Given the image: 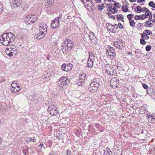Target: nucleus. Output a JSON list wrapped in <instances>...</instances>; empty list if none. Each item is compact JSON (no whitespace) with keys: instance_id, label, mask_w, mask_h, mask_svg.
Segmentation results:
<instances>
[{"instance_id":"nucleus-6","label":"nucleus","mask_w":155,"mask_h":155,"mask_svg":"<svg viewBox=\"0 0 155 155\" xmlns=\"http://www.w3.org/2000/svg\"><path fill=\"white\" fill-rule=\"evenodd\" d=\"M69 81L66 77H61L58 82L57 86L59 89H62L68 84Z\"/></svg>"},{"instance_id":"nucleus-40","label":"nucleus","mask_w":155,"mask_h":155,"mask_svg":"<svg viewBox=\"0 0 155 155\" xmlns=\"http://www.w3.org/2000/svg\"><path fill=\"white\" fill-rule=\"evenodd\" d=\"M119 2L116 3V2H115V3L114 4V5L115 7H117V8H120V7L119 6Z\"/></svg>"},{"instance_id":"nucleus-48","label":"nucleus","mask_w":155,"mask_h":155,"mask_svg":"<svg viewBox=\"0 0 155 155\" xmlns=\"http://www.w3.org/2000/svg\"><path fill=\"white\" fill-rule=\"evenodd\" d=\"M142 9V11L143 12H144V11L147 12V11H149V10L148 8H146V7L143 8Z\"/></svg>"},{"instance_id":"nucleus-30","label":"nucleus","mask_w":155,"mask_h":155,"mask_svg":"<svg viewBox=\"0 0 155 155\" xmlns=\"http://www.w3.org/2000/svg\"><path fill=\"white\" fill-rule=\"evenodd\" d=\"M128 8L126 7V6L124 7V5L123 6L122 8V10L123 11L126 12H127L128 10Z\"/></svg>"},{"instance_id":"nucleus-61","label":"nucleus","mask_w":155,"mask_h":155,"mask_svg":"<svg viewBox=\"0 0 155 155\" xmlns=\"http://www.w3.org/2000/svg\"><path fill=\"white\" fill-rule=\"evenodd\" d=\"M108 15L109 17H110V16H111V13L110 12H108Z\"/></svg>"},{"instance_id":"nucleus-63","label":"nucleus","mask_w":155,"mask_h":155,"mask_svg":"<svg viewBox=\"0 0 155 155\" xmlns=\"http://www.w3.org/2000/svg\"><path fill=\"white\" fill-rule=\"evenodd\" d=\"M43 146V143H41L40 145H39V147H41V148L42 147V146Z\"/></svg>"},{"instance_id":"nucleus-59","label":"nucleus","mask_w":155,"mask_h":155,"mask_svg":"<svg viewBox=\"0 0 155 155\" xmlns=\"http://www.w3.org/2000/svg\"><path fill=\"white\" fill-rule=\"evenodd\" d=\"M127 18L129 20L130 22L131 21H132V20H133L132 19V18H130V17L129 18Z\"/></svg>"},{"instance_id":"nucleus-25","label":"nucleus","mask_w":155,"mask_h":155,"mask_svg":"<svg viewBox=\"0 0 155 155\" xmlns=\"http://www.w3.org/2000/svg\"><path fill=\"white\" fill-rule=\"evenodd\" d=\"M142 9L140 6H138L135 8V10L137 12L140 13L142 11Z\"/></svg>"},{"instance_id":"nucleus-13","label":"nucleus","mask_w":155,"mask_h":155,"mask_svg":"<svg viewBox=\"0 0 155 155\" xmlns=\"http://www.w3.org/2000/svg\"><path fill=\"white\" fill-rule=\"evenodd\" d=\"M17 85V84L16 83H12L11 85V88L10 89L14 93H16L18 92L21 89L20 86Z\"/></svg>"},{"instance_id":"nucleus-17","label":"nucleus","mask_w":155,"mask_h":155,"mask_svg":"<svg viewBox=\"0 0 155 155\" xmlns=\"http://www.w3.org/2000/svg\"><path fill=\"white\" fill-rule=\"evenodd\" d=\"M61 68L63 71H68L71 70V67L69 65L64 64L62 65Z\"/></svg>"},{"instance_id":"nucleus-2","label":"nucleus","mask_w":155,"mask_h":155,"mask_svg":"<svg viewBox=\"0 0 155 155\" xmlns=\"http://www.w3.org/2000/svg\"><path fill=\"white\" fill-rule=\"evenodd\" d=\"M47 26L45 24H41L39 27V32L35 35V37L38 39L43 38L47 33Z\"/></svg>"},{"instance_id":"nucleus-1","label":"nucleus","mask_w":155,"mask_h":155,"mask_svg":"<svg viewBox=\"0 0 155 155\" xmlns=\"http://www.w3.org/2000/svg\"><path fill=\"white\" fill-rule=\"evenodd\" d=\"M15 38V35L12 32L4 33L0 37V42L4 45L8 46Z\"/></svg>"},{"instance_id":"nucleus-28","label":"nucleus","mask_w":155,"mask_h":155,"mask_svg":"<svg viewBox=\"0 0 155 155\" xmlns=\"http://www.w3.org/2000/svg\"><path fill=\"white\" fill-rule=\"evenodd\" d=\"M149 20L147 21L145 23V25L147 27H151L152 25V23H149Z\"/></svg>"},{"instance_id":"nucleus-4","label":"nucleus","mask_w":155,"mask_h":155,"mask_svg":"<svg viewBox=\"0 0 155 155\" xmlns=\"http://www.w3.org/2000/svg\"><path fill=\"white\" fill-rule=\"evenodd\" d=\"M74 47V43L70 39H66L62 43V51L64 53H66V51L71 50Z\"/></svg>"},{"instance_id":"nucleus-49","label":"nucleus","mask_w":155,"mask_h":155,"mask_svg":"<svg viewBox=\"0 0 155 155\" xmlns=\"http://www.w3.org/2000/svg\"><path fill=\"white\" fill-rule=\"evenodd\" d=\"M62 16V15L61 14H60L57 17V18H57L58 19L57 20H59V19Z\"/></svg>"},{"instance_id":"nucleus-10","label":"nucleus","mask_w":155,"mask_h":155,"mask_svg":"<svg viewBox=\"0 0 155 155\" xmlns=\"http://www.w3.org/2000/svg\"><path fill=\"white\" fill-rule=\"evenodd\" d=\"M23 0H12L11 2V6L12 8H17L18 7H22L21 2Z\"/></svg>"},{"instance_id":"nucleus-50","label":"nucleus","mask_w":155,"mask_h":155,"mask_svg":"<svg viewBox=\"0 0 155 155\" xmlns=\"http://www.w3.org/2000/svg\"><path fill=\"white\" fill-rule=\"evenodd\" d=\"M2 5L0 4V14L2 13Z\"/></svg>"},{"instance_id":"nucleus-58","label":"nucleus","mask_w":155,"mask_h":155,"mask_svg":"<svg viewBox=\"0 0 155 155\" xmlns=\"http://www.w3.org/2000/svg\"><path fill=\"white\" fill-rule=\"evenodd\" d=\"M110 18L114 20H115V17L114 16H111Z\"/></svg>"},{"instance_id":"nucleus-3","label":"nucleus","mask_w":155,"mask_h":155,"mask_svg":"<svg viewBox=\"0 0 155 155\" xmlns=\"http://www.w3.org/2000/svg\"><path fill=\"white\" fill-rule=\"evenodd\" d=\"M100 79L98 78L93 79L88 88L89 91L92 93L96 92L100 86Z\"/></svg>"},{"instance_id":"nucleus-42","label":"nucleus","mask_w":155,"mask_h":155,"mask_svg":"<svg viewBox=\"0 0 155 155\" xmlns=\"http://www.w3.org/2000/svg\"><path fill=\"white\" fill-rule=\"evenodd\" d=\"M141 37L142 38H143L146 40H148L150 38L149 37V36H148H148L145 35L144 36H141Z\"/></svg>"},{"instance_id":"nucleus-41","label":"nucleus","mask_w":155,"mask_h":155,"mask_svg":"<svg viewBox=\"0 0 155 155\" xmlns=\"http://www.w3.org/2000/svg\"><path fill=\"white\" fill-rule=\"evenodd\" d=\"M141 20H143L147 17V16H146L144 14L141 15Z\"/></svg>"},{"instance_id":"nucleus-19","label":"nucleus","mask_w":155,"mask_h":155,"mask_svg":"<svg viewBox=\"0 0 155 155\" xmlns=\"http://www.w3.org/2000/svg\"><path fill=\"white\" fill-rule=\"evenodd\" d=\"M152 33L151 31L148 30H145L143 31V33L141 35V36H144L145 35L148 36L150 35H152Z\"/></svg>"},{"instance_id":"nucleus-46","label":"nucleus","mask_w":155,"mask_h":155,"mask_svg":"<svg viewBox=\"0 0 155 155\" xmlns=\"http://www.w3.org/2000/svg\"><path fill=\"white\" fill-rule=\"evenodd\" d=\"M71 153V151L70 150H67L66 155H70Z\"/></svg>"},{"instance_id":"nucleus-64","label":"nucleus","mask_w":155,"mask_h":155,"mask_svg":"<svg viewBox=\"0 0 155 155\" xmlns=\"http://www.w3.org/2000/svg\"><path fill=\"white\" fill-rule=\"evenodd\" d=\"M153 8H155V3H153V6H152Z\"/></svg>"},{"instance_id":"nucleus-34","label":"nucleus","mask_w":155,"mask_h":155,"mask_svg":"<svg viewBox=\"0 0 155 155\" xmlns=\"http://www.w3.org/2000/svg\"><path fill=\"white\" fill-rule=\"evenodd\" d=\"M130 26L134 27L135 26V23L134 20H132V21H131L130 22Z\"/></svg>"},{"instance_id":"nucleus-33","label":"nucleus","mask_w":155,"mask_h":155,"mask_svg":"<svg viewBox=\"0 0 155 155\" xmlns=\"http://www.w3.org/2000/svg\"><path fill=\"white\" fill-rule=\"evenodd\" d=\"M151 48V46L149 45H147L146 47V50L147 51H150Z\"/></svg>"},{"instance_id":"nucleus-20","label":"nucleus","mask_w":155,"mask_h":155,"mask_svg":"<svg viewBox=\"0 0 155 155\" xmlns=\"http://www.w3.org/2000/svg\"><path fill=\"white\" fill-rule=\"evenodd\" d=\"M94 60L88 59L87 63V67L91 68L93 65Z\"/></svg>"},{"instance_id":"nucleus-55","label":"nucleus","mask_w":155,"mask_h":155,"mask_svg":"<svg viewBox=\"0 0 155 155\" xmlns=\"http://www.w3.org/2000/svg\"><path fill=\"white\" fill-rule=\"evenodd\" d=\"M107 150H109V155H111L112 153H111L110 150L109 148L107 149Z\"/></svg>"},{"instance_id":"nucleus-45","label":"nucleus","mask_w":155,"mask_h":155,"mask_svg":"<svg viewBox=\"0 0 155 155\" xmlns=\"http://www.w3.org/2000/svg\"><path fill=\"white\" fill-rule=\"evenodd\" d=\"M143 25V24L139 23L137 25V27L138 28H140L141 27H142Z\"/></svg>"},{"instance_id":"nucleus-14","label":"nucleus","mask_w":155,"mask_h":155,"mask_svg":"<svg viewBox=\"0 0 155 155\" xmlns=\"http://www.w3.org/2000/svg\"><path fill=\"white\" fill-rule=\"evenodd\" d=\"M82 2L86 8L90 7L92 8V7L94 6L93 2L92 0H82Z\"/></svg>"},{"instance_id":"nucleus-62","label":"nucleus","mask_w":155,"mask_h":155,"mask_svg":"<svg viewBox=\"0 0 155 155\" xmlns=\"http://www.w3.org/2000/svg\"><path fill=\"white\" fill-rule=\"evenodd\" d=\"M95 0L97 1V2L99 3L101 1V0Z\"/></svg>"},{"instance_id":"nucleus-31","label":"nucleus","mask_w":155,"mask_h":155,"mask_svg":"<svg viewBox=\"0 0 155 155\" xmlns=\"http://www.w3.org/2000/svg\"><path fill=\"white\" fill-rule=\"evenodd\" d=\"M152 118H153L150 116V115H149L148 118V122L149 123H153L154 121L152 119Z\"/></svg>"},{"instance_id":"nucleus-54","label":"nucleus","mask_w":155,"mask_h":155,"mask_svg":"<svg viewBox=\"0 0 155 155\" xmlns=\"http://www.w3.org/2000/svg\"><path fill=\"white\" fill-rule=\"evenodd\" d=\"M150 116L151 117H152L153 118H152L153 120V121H155V116H154L153 115H150Z\"/></svg>"},{"instance_id":"nucleus-15","label":"nucleus","mask_w":155,"mask_h":155,"mask_svg":"<svg viewBox=\"0 0 155 155\" xmlns=\"http://www.w3.org/2000/svg\"><path fill=\"white\" fill-rule=\"evenodd\" d=\"M119 80L116 77L113 78L110 82V85L113 87H117L118 84Z\"/></svg>"},{"instance_id":"nucleus-22","label":"nucleus","mask_w":155,"mask_h":155,"mask_svg":"<svg viewBox=\"0 0 155 155\" xmlns=\"http://www.w3.org/2000/svg\"><path fill=\"white\" fill-rule=\"evenodd\" d=\"M54 1L53 0H47L45 2V5L48 7H50L53 4Z\"/></svg>"},{"instance_id":"nucleus-37","label":"nucleus","mask_w":155,"mask_h":155,"mask_svg":"<svg viewBox=\"0 0 155 155\" xmlns=\"http://www.w3.org/2000/svg\"><path fill=\"white\" fill-rule=\"evenodd\" d=\"M142 86L143 88L145 89H147L148 88V86L145 84L142 83Z\"/></svg>"},{"instance_id":"nucleus-27","label":"nucleus","mask_w":155,"mask_h":155,"mask_svg":"<svg viewBox=\"0 0 155 155\" xmlns=\"http://www.w3.org/2000/svg\"><path fill=\"white\" fill-rule=\"evenodd\" d=\"M123 15L120 14L117 15V19L118 21L121 20L123 22H124V20H123L124 19Z\"/></svg>"},{"instance_id":"nucleus-39","label":"nucleus","mask_w":155,"mask_h":155,"mask_svg":"<svg viewBox=\"0 0 155 155\" xmlns=\"http://www.w3.org/2000/svg\"><path fill=\"white\" fill-rule=\"evenodd\" d=\"M32 140H33V142H35V138L34 137L31 138H29L27 140V141L28 142H29L30 141H31Z\"/></svg>"},{"instance_id":"nucleus-23","label":"nucleus","mask_w":155,"mask_h":155,"mask_svg":"<svg viewBox=\"0 0 155 155\" xmlns=\"http://www.w3.org/2000/svg\"><path fill=\"white\" fill-rule=\"evenodd\" d=\"M31 18L30 15H28L25 17V20L27 24H29V22H30V21L31 20Z\"/></svg>"},{"instance_id":"nucleus-21","label":"nucleus","mask_w":155,"mask_h":155,"mask_svg":"<svg viewBox=\"0 0 155 155\" xmlns=\"http://www.w3.org/2000/svg\"><path fill=\"white\" fill-rule=\"evenodd\" d=\"M7 107L6 105L5 104H0V110L2 111H5Z\"/></svg>"},{"instance_id":"nucleus-53","label":"nucleus","mask_w":155,"mask_h":155,"mask_svg":"<svg viewBox=\"0 0 155 155\" xmlns=\"http://www.w3.org/2000/svg\"><path fill=\"white\" fill-rule=\"evenodd\" d=\"M107 7H109V8H110V7H111V6H112V4H107Z\"/></svg>"},{"instance_id":"nucleus-60","label":"nucleus","mask_w":155,"mask_h":155,"mask_svg":"<svg viewBox=\"0 0 155 155\" xmlns=\"http://www.w3.org/2000/svg\"><path fill=\"white\" fill-rule=\"evenodd\" d=\"M17 38H18L19 39H20V38H22V37H21V35H18V36H17Z\"/></svg>"},{"instance_id":"nucleus-5","label":"nucleus","mask_w":155,"mask_h":155,"mask_svg":"<svg viewBox=\"0 0 155 155\" xmlns=\"http://www.w3.org/2000/svg\"><path fill=\"white\" fill-rule=\"evenodd\" d=\"M5 53L9 57L15 55L17 53L16 48L13 45L8 46L6 49Z\"/></svg>"},{"instance_id":"nucleus-11","label":"nucleus","mask_w":155,"mask_h":155,"mask_svg":"<svg viewBox=\"0 0 155 155\" xmlns=\"http://www.w3.org/2000/svg\"><path fill=\"white\" fill-rule=\"evenodd\" d=\"M114 44L116 48L119 50H122L124 48V44L122 42V40H119L115 41Z\"/></svg>"},{"instance_id":"nucleus-51","label":"nucleus","mask_w":155,"mask_h":155,"mask_svg":"<svg viewBox=\"0 0 155 155\" xmlns=\"http://www.w3.org/2000/svg\"><path fill=\"white\" fill-rule=\"evenodd\" d=\"M119 27L120 29H123V25L120 23L118 24Z\"/></svg>"},{"instance_id":"nucleus-24","label":"nucleus","mask_w":155,"mask_h":155,"mask_svg":"<svg viewBox=\"0 0 155 155\" xmlns=\"http://www.w3.org/2000/svg\"><path fill=\"white\" fill-rule=\"evenodd\" d=\"M135 52L136 54V56L137 58H139L142 54L141 51L139 49H138L135 51Z\"/></svg>"},{"instance_id":"nucleus-26","label":"nucleus","mask_w":155,"mask_h":155,"mask_svg":"<svg viewBox=\"0 0 155 155\" xmlns=\"http://www.w3.org/2000/svg\"><path fill=\"white\" fill-rule=\"evenodd\" d=\"M94 57L95 56L93 53L91 52H90L88 59L94 60Z\"/></svg>"},{"instance_id":"nucleus-56","label":"nucleus","mask_w":155,"mask_h":155,"mask_svg":"<svg viewBox=\"0 0 155 155\" xmlns=\"http://www.w3.org/2000/svg\"><path fill=\"white\" fill-rule=\"evenodd\" d=\"M112 6H111L110 8H108V10L112 12Z\"/></svg>"},{"instance_id":"nucleus-57","label":"nucleus","mask_w":155,"mask_h":155,"mask_svg":"<svg viewBox=\"0 0 155 155\" xmlns=\"http://www.w3.org/2000/svg\"><path fill=\"white\" fill-rule=\"evenodd\" d=\"M111 27H112L113 29H114V28L115 27V26H114V25H109V26H108V27H109V28H110Z\"/></svg>"},{"instance_id":"nucleus-12","label":"nucleus","mask_w":155,"mask_h":155,"mask_svg":"<svg viewBox=\"0 0 155 155\" xmlns=\"http://www.w3.org/2000/svg\"><path fill=\"white\" fill-rule=\"evenodd\" d=\"M86 74L85 73H83L80 74L79 79L78 80V85H84V81L85 79Z\"/></svg>"},{"instance_id":"nucleus-32","label":"nucleus","mask_w":155,"mask_h":155,"mask_svg":"<svg viewBox=\"0 0 155 155\" xmlns=\"http://www.w3.org/2000/svg\"><path fill=\"white\" fill-rule=\"evenodd\" d=\"M112 12L114 14L117 12L118 9L114 7L112 9Z\"/></svg>"},{"instance_id":"nucleus-29","label":"nucleus","mask_w":155,"mask_h":155,"mask_svg":"<svg viewBox=\"0 0 155 155\" xmlns=\"http://www.w3.org/2000/svg\"><path fill=\"white\" fill-rule=\"evenodd\" d=\"M104 8V6L103 4L101 5H99L98 6V8L99 10H101Z\"/></svg>"},{"instance_id":"nucleus-43","label":"nucleus","mask_w":155,"mask_h":155,"mask_svg":"<svg viewBox=\"0 0 155 155\" xmlns=\"http://www.w3.org/2000/svg\"><path fill=\"white\" fill-rule=\"evenodd\" d=\"M103 155H109V150H107L105 151Z\"/></svg>"},{"instance_id":"nucleus-35","label":"nucleus","mask_w":155,"mask_h":155,"mask_svg":"<svg viewBox=\"0 0 155 155\" xmlns=\"http://www.w3.org/2000/svg\"><path fill=\"white\" fill-rule=\"evenodd\" d=\"M140 44L142 45H144L146 43V42L145 41L144 38H142L140 39Z\"/></svg>"},{"instance_id":"nucleus-7","label":"nucleus","mask_w":155,"mask_h":155,"mask_svg":"<svg viewBox=\"0 0 155 155\" xmlns=\"http://www.w3.org/2000/svg\"><path fill=\"white\" fill-rule=\"evenodd\" d=\"M49 113L52 115H55L58 112L56 107L54 105H51L49 106L48 109Z\"/></svg>"},{"instance_id":"nucleus-36","label":"nucleus","mask_w":155,"mask_h":155,"mask_svg":"<svg viewBox=\"0 0 155 155\" xmlns=\"http://www.w3.org/2000/svg\"><path fill=\"white\" fill-rule=\"evenodd\" d=\"M141 15H136L135 16L134 18L136 20H140V19H141Z\"/></svg>"},{"instance_id":"nucleus-9","label":"nucleus","mask_w":155,"mask_h":155,"mask_svg":"<svg viewBox=\"0 0 155 155\" xmlns=\"http://www.w3.org/2000/svg\"><path fill=\"white\" fill-rule=\"evenodd\" d=\"M105 70L107 73L110 75H113L114 74V68L113 66L109 64H106L104 67Z\"/></svg>"},{"instance_id":"nucleus-16","label":"nucleus","mask_w":155,"mask_h":155,"mask_svg":"<svg viewBox=\"0 0 155 155\" xmlns=\"http://www.w3.org/2000/svg\"><path fill=\"white\" fill-rule=\"evenodd\" d=\"M57 20V18H55L52 23L51 26L54 29L56 28L59 25L60 21Z\"/></svg>"},{"instance_id":"nucleus-38","label":"nucleus","mask_w":155,"mask_h":155,"mask_svg":"<svg viewBox=\"0 0 155 155\" xmlns=\"http://www.w3.org/2000/svg\"><path fill=\"white\" fill-rule=\"evenodd\" d=\"M150 15H151V12L149 11L146 12L145 14L144 15L146 16H147L150 15Z\"/></svg>"},{"instance_id":"nucleus-18","label":"nucleus","mask_w":155,"mask_h":155,"mask_svg":"<svg viewBox=\"0 0 155 155\" xmlns=\"http://www.w3.org/2000/svg\"><path fill=\"white\" fill-rule=\"evenodd\" d=\"M31 15V20L30 21V22H29V24H31L32 23H34L35 20H36L38 19V17H36V15L34 14Z\"/></svg>"},{"instance_id":"nucleus-47","label":"nucleus","mask_w":155,"mask_h":155,"mask_svg":"<svg viewBox=\"0 0 155 155\" xmlns=\"http://www.w3.org/2000/svg\"><path fill=\"white\" fill-rule=\"evenodd\" d=\"M134 16V14H130L127 15V18H132Z\"/></svg>"},{"instance_id":"nucleus-8","label":"nucleus","mask_w":155,"mask_h":155,"mask_svg":"<svg viewBox=\"0 0 155 155\" xmlns=\"http://www.w3.org/2000/svg\"><path fill=\"white\" fill-rule=\"evenodd\" d=\"M107 57L110 59H113L114 57L116 55L115 52L113 48H110L107 50L106 52Z\"/></svg>"},{"instance_id":"nucleus-44","label":"nucleus","mask_w":155,"mask_h":155,"mask_svg":"<svg viewBox=\"0 0 155 155\" xmlns=\"http://www.w3.org/2000/svg\"><path fill=\"white\" fill-rule=\"evenodd\" d=\"M154 2L153 1H151L148 4V5L150 7H152L153 4Z\"/></svg>"},{"instance_id":"nucleus-52","label":"nucleus","mask_w":155,"mask_h":155,"mask_svg":"<svg viewBox=\"0 0 155 155\" xmlns=\"http://www.w3.org/2000/svg\"><path fill=\"white\" fill-rule=\"evenodd\" d=\"M145 0H138L137 1V2L138 3H140L142 2H145Z\"/></svg>"}]
</instances>
